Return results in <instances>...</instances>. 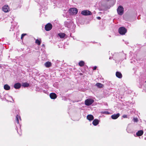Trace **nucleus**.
Here are the masks:
<instances>
[{
	"label": "nucleus",
	"instance_id": "37",
	"mask_svg": "<svg viewBox=\"0 0 146 146\" xmlns=\"http://www.w3.org/2000/svg\"><path fill=\"white\" fill-rule=\"evenodd\" d=\"M19 135H21V133H19Z\"/></svg>",
	"mask_w": 146,
	"mask_h": 146
},
{
	"label": "nucleus",
	"instance_id": "21",
	"mask_svg": "<svg viewBox=\"0 0 146 146\" xmlns=\"http://www.w3.org/2000/svg\"><path fill=\"white\" fill-rule=\"evenodd\" d=\"M19 119L21 120L20 116L18 115H17L16 117V122H17L18 124H19Z\"/></svg>",
	"mask_w": 146,
	"mask_h": 146
},
{
	"label": "nucleus",
	"instance_id": "35",
	"mask_svg": "<svg viewBox=\"0 0 146 146\" xmlns=\"http://www.w3.org/2000/svg\"><path fill=\"white\" fill-rule=\"evenodd\" d=\"M96 18H101L100 17H97Z\"/></svg>",
	"mask_w": 146,
	"mask_h": 146
},
{
	"label": "nucleus",
	"instance_id": "27",
	"mask_svg": "<svg viewBox=\"0 0 146 146\" xmlns=\"http://www.w3.org/2000/svg\"><path fill=\"white\" fill-rule=\"evenodd\" d=\"M101 113L103 114H105L107 115L110 114V112L107 111H102L101 112Z\"/></svg>",
	"mask_w": 146,
	"mask_h": 146
},
{
	"label": "nucleus",
	"instance_id": "16",
	"mask_svg": "<svg viewBox=\"0 0 146 146\" xmlns=\"http://www.w3.org/2000/svg\"><path fill=\"white\" fill-rule=\"evenodd\" d=\"M87 119L90 121H92L94 119V116L92 115H88L87 116Z\"/></svg>",
	"mask_w": 146,
	"mask_h": 146
},
{
	"label": "nucleus",
	"instance_id": "25",
	"mask_svg": "<svg viewBox=\"0 0 146 146\" xmlns=\"http://www.w3.org/2000/svg\"><path fill=\"white\" fill-rule=\"evenodd\" d=\"M85 64V62L83 61H80L78 63V64L79 66L81 67L83 66Z\"/></svg>",
	"mask_w": 146,
	"mask_h": 146
},
{
	"label": "nucleus",
	"instance_id": "15",
	"mask_svg": "<svg viewBox=\"0 0 146 146\" xmlns=\"http://www.w3.org/2000/svg\"><path fill=\"white\" fill-rule=\"evenodd\" d=\"M21 86L20 83H17L15 84L14 85V88L16 89H19L20 88Z\"/></svg>",
	"mask_w": 146,
	"mask_h": 146
},
{
	"label": "nucleus",
	"instance_id": "30",
	"mask_svg": "<svg viewBox=\"0 0 146 146\" xmlns=\"http://www.w3.org/2000/svg\"><path fill=\"white\" fill-rule=\"evenodd\" d=\"M133 120L134 122H137L138 121V119L137 118H134L133 119Z\"/></svg>",
	"mask_w": 146,
	"mask_h": 146
},
{
	"label": "nucleus",
	"instance_id": "28",
	"mask_svg": "<svg viewBox=\"0 0 146 146\" xmlns=\"http://www.w3.org/2000/svg\"><path fill=\"white\" fill-rule=\"evenodd\" d=\"M35 42L38 45H40L41 43V41L38 39H37L35 41Z\"/></svg>",
	"mask_w": 146,
	"mask_h": 146
},
{
	"label": "nucleus",
	"instance_id": "26",
	"mask_svg": "<svg viewBox=\"0 0 146 146\" xmlns=\"http://www.w3.org/2000/svg\"><path fill=\"white\" fill-rule=\"evenodd\" d=\"M23 86L24 87H28L29 86V84L27 82H25L23 84Z\"/></svg>",
	"mask_w": 146,
	"mask_h": 146
},
{
	"label": "nucleus",
	"instance_id": "12",
	"mask_svg": "<svg viewBox=\"0 0 146 146\" xmlns=\"http://www.w3.org/2000/svg\"><path fill=\"white\" fill-rule=\"evenodd\" d=\"M50 96L51 99H54L57 98L56 94L54 93H51L50 94Z\"/></svg>",
	"mask_w": 146,
	"mask_h": 146
},
{
	"label": "nucleus",
	"instance_id": "34",
	"mask_svg": "<svg viewBox=\"0 0 146 146\" xmlns=\"http://www.w3.org/2000/svg\"><path fill=\"white\" fill-rule=\"evenodd\" d=\"M9 97L10 98H11L12 100H13V99L12 98V97L11 96H9Z\"/></svg>",
	"mask_w": 146,
	"mask_h": 146
},
{
	"label": "nucleus",
	"instance_id": "39",
	"mask_svg": "<svg viewBox=\"0 0 146 146\" xmlns=\"http://www.w3.org/2000/svg\"><path fill=\"white\" fill-rule=\"evenodd\" d=\"M17 132L18 133H19L18 131H17Z\"/></svg>",
	"mask_w": 146,
	"mask_h": 146
},
{
	"label": "nucleus",
	"instance_id": "2",
	"mask_svg": "<svg viewBox=\"0 0 146 146\" xmlns=\"http://www.w3.org/2000/svg\"><path fill=\"white\" fill-rule=\"evenodd\" d=\"M113 58V59L115 61L116 63H118V62H122V61L124 60L123 58H121L120 59L119 56L118 54H115L114 55H113V56L112 57H109V59L110 60Z\"/></svg>",
	"mask_w": 146,
	"mask_h": 146
},
{
	"label": "nucleus",
	"instance_id": "1",
	"mask_svg": "<svg viewBox=\"0 0 146 146\" xmlns=\"http://www.w3.org/2000/svg\"><path fill=\"white\" fill-rule=\"evenodd\" d=\"M76 19V23L78 24H87L90 21V19Z\"/></svg>",
	"mask_w": 146,
	"mask_h": 146
},
{
	"label": "nucleus",
	"instance_id": "7",
	"mask_svg": "<svg viewBox=\"0 0 146 146\" xmlns=\"http://www.w3.org/2000/svg\"><path fill=\"white\" fill-rule=\"evenodd\" d=\"M81 14L83 15L88 16L91 15L92 14L91 12L88 10H86L82 11H81Z\"/></svg>",
	"mask_w": 146,
	"mask_h": 146
},
{
	"label": "nucleus",
	"instance_id": "40",
	"mask_svg": "<svg viewBox=\"0 0 146 146\" xmlns=\"http://www.w3.org/2000/svg\"><path fill=\"white\" fill-rule=\"evenodd\" d=\"M17 132L18 133H19L18 131H17Z\"/></svg>",
	"mask_w": 146,
	"mask_h": 146
},
{
	"label": "nucleus",
	"instance_id": "18",
	"mask_svg": "<svg viewBox=\"0 0 146 146\" xmlns=\"http://www.w3.org/2000/svg\"><path fill=\"white\" fill-rule=\"evenodd\" d=\"M143 130H141L138 131L136 133V134L137 136H141L143 134Z\"/></svg>",
	"mask_w": 146,
	"mask_h": 146
},
{
	"label": "nucleus",
	"instance_id": "10",
	"mask_svg": "<svg viewBox=\"0 0 146 146\" xmlns=\"http://www.w3.org/2000/svg\"><path fill=\"white\" fill-rule=\"evenodd\" d=\"M52 28V25L50 23H48L45 26V30L46 31H48L50 30Z\"/></svg>",
	"mask_w": 146,
	"mask_h": 146
},
{
	"label": "nucleus",
	"instance_id": "33",
	"mask_svg": "<svg viewBox=\"0 0 146 146\" xmlns=\"http://www.w3.org/2000/svg\"><path fill=\"white\" fill-rule=\"evenodd\" d=\"M97 68V67L96 66H94L93 68V70H96Z\"/></svg>",
	"mask_w": 146,
	"mask_h": 146
},
{
	"label": "nucleus",
	"instance_id": "4",
	"mask_svg": "<svg viewBox=\"0 0 146 146\" xmlns=\"http://www.w3.org/2000/svg\"><path fill=\"white\" fill-rule=\"evenodd\" d=\"M78 10L76 8H72L69 9V12L71 15H76L78 13Z\"/></svg>",
	"mask_w": 146,
	"mask_h": 146
},
{
	"label": "nucleus",
	"instance_id": "29",
	"mask_svg": "<svg viewBox=\"0 0 146 146\" xmlns=\"http://www.w3.org/2000/svg\"><path fill=\"white\" fill-rule=\"evenodd\" d=\"M27 35V34H26V33H23V34H22L21 35V39H23L24 37Z\"/></svg>",
	"mask_w": 146,
	"mask_h": 146
},
{
	"label": "nucleus",
	"instance_id": "24",
	"mask_svg": "<svg viewBox=\"0 0 146 146\" xmlns=\"http://www.w3.org/2000/svg\"><path fill=\"white\" fill-rule=\"evenodd\" d=\"M96 86L98 88H102L103 86V84L99 83H96Z\"/></svg>",
	"mask_w": 146,
	"mask_h": 146
},
{
	"label": "nucleus",
	"instance_id": "13",
	"mask_svg": "<svg viewBox=\"0 0 146 146\" xmlns=\"http://www.w3.org/2000/svg\"><path fill=\"white\" fill-rule=\"evenodd\" d=\"M119 115L120 114L119 113L117 114H114L111 116V118L113 119H116L119 117Z\"/></svg>",
	"mask_w": 146,
	"mask_h": 146
},
{
	"label": "nucleus",
	"instance_id": "36",
	"mask_svg": "<svg viewBox=\"0 0 146 146\" xmlns=\"http://www.w3.org/2000/svg\"><path fill=\"white\" fill-rule=\"evenodd\" d=\"M42 46H44V44H43L42 45Z\"/></svg>",
	"mask_w": 146,
	"mask_h": 146
},
{
	"label": "nucleus",
	"instance_id": "20",
	"mask_svg": "<svg viewBox=\"0 0 146 146\" xmlns=\"http://www.w3.org/2000/svg\"><path fill=\"white\" fill-rule=\"evenodd\" d=\"M51 65V63L50 62H47L44 64L45 66L47 68H49L50 67Z\"/></svg>",
	"mask_w": 146,
	"mask_h": 146
},
{
	"label": "nucleus",
	"instance_id": "14",
	"mask_svg": "<svg viewBox=\"0 0 146 146\" xmlns=\"http://www.w3.org/2000/svg\"><path fill=\"white\" fill-rule=\"evenodd\" d=\"M127 131L129 133H133V131L131 129V127H130L129 125H128L126 129Z\"/></svg>",
	"mask_w": 146,
	"mask_h": 146
},
{
	"label": "nucleus",
	"instance_id": "32",
	"mask_svg": "<svg viewBox=\"0 0 146 146\" xmlns=\"http://www.w3.org/2000/svg\"><path fill=\"white\" fill-rule=\"evenodd\" d=\"M122 117L123 118H127V115H123Z\"/></svg>",
	"mask_w": 146,
	"mask_h": 146
},
{
	"label": "nucleus",
	"instance_id": "17",
	"mask_svg": "<svg viewBox=\"0 0 146 146\" xmlns=\"http://www.w3.org/2000/svg\"><path fill=\"white\" fill-rule=\"evenodd\" d=\"M99 120L97 119H95L93 121L92 124L94 126L97 125L99 123Z\"/></svg>",
	"mask_w": 146,
	"mask_h": 146
},
{
	"label": "nucleus",
	"instance_id": "5",
	"mask_svg": "<svg viewBox=\"0 0 146 146\" xmlns=\"http://www.w3.org/2000/svg\"><path fill=\"white\" fill-rule=\"evenodd\" d=\"M127 29L123 27H120L118 29V32L121 35H124L127 32Z\"/></svg>",
	"mask_w": 146,
	"mask_h": 146
},
{
	"label": "nucleus",
	"instance_id": "9",
	"mask_svg": "<svg viewBox=\"0 0 146 146\" xmlns=\"http://www.w3.org/2000/svg\"><path fill=\"white\" fill-rule=\"evenodd\" d=\"M3 11L5 13L8 12L10 11L9 7L7 5H5L2 8Z\"/></svg>",
	"mask_w": 146,
	"mask_h": 146
},
{
	"label": "nucleus",
	"instance_id": "6",
	"mask_svg": "<svg viewBox=\"0 0 146 146\" xmlns=\"http://www.w3.org/2000/svg\"><path fill=\"white\" fill-rule=\"evenodd\" d=\"M117 12L118 14L120 15H122L124 13V9L121 5L119 6L117 9Z\"/></svg>",
	"mask_w": 146,
	"mask_h": 146
},
{
	"label": "nucleus",
	"instance_id": "22",
	"mask_svg": "<svg viewBox=\"0 0 146 146\" xmlns=\"http://www.w3.org/2000/svg\"><path fill=\"white\" fill-rule=\"evenodd\" d=\"M66 35L64 33H60L58 34V36L61 38H63Z\"/></svg>",
	"mask_w": 146,
	"mask_h": 146
},
{
	"label": "nucleus",
	"instance_id": "3",
	"mask_svg": "<svg viewBox=\"0 0 146 146\" xmlns=\"http://www.w3.org/2000/svg\"><path fill=\"white\" fill-rule=\"evenodd\" d=\"M65 25L68 28H73L75 26V24L72 21L70 22L66 21L64 23Z\"/></svg>",
	"mask_w": 146,
	"mask_h": 146
},
{
	"label": "nucleus",
	"instance_id": "11",
	"mask_svg": "<svg viewBox=\"0 0 146 146\" xmlns=\"http://www.w3.org/2000/svg\"><path fill=\"white\" fill-rule=\"evenodd\" d=\"M12 23V26L10 28V31H13L14 30L15 27L17 25V23L15 22V21H13V22H11Z\"/></svg>",
	"mask_w": 146,
	"mask_h": 146
},
{
	"label": "nucleus",
	"instance_id": "38",
	"mask_svg": "<svg viewBox=\"0 0 146 146\" xmlns=\"http://www.w3.org/2000/svg\"><path fill=\"white\" fill-rule=\"evenodd\" d=\"M17 132L18 133H19L18 131H17Z\"/></svg>",
	"mask_w": 146,
	"mask_h": 146
},
{
	"label": "nucleus",
	"instance_id": "8",
	"mask_svg": "<svg viewBox=\"0 0 146 146\" xmlns=\"http://www.w3.org/2000/svg\"><path fill=\"white\" fill-rule=\"evenodd\" d=\"M94 101L91 99H88L86 100L85 102V104L86 106H89L92 104Z\"/></svg>",
	"mask_w": 146,
	"mask_h": 146
},
{
	"label": "nucleus",
	"instance_id": "31",
	"mask_svg": "<svg viewBox=\"0 0 146 146\" xmlns=\"http://www.w3.org/2000/svg\"><path fill=\"white\" fill-rule=\"evenodd\" d=\"M122 55L123 57H124L125 58V59H126V58H125L126 54H124V53H123L122 54Z\"/></svg>",
	"mask_w": 146,
	"mask_h": 146
},
{
	"label": "nucleus",
	"instance_id": "23",
	"mask_svg": "<svg viewBox=\"0 0 146 146\" xmlns=\"http://www.w3.org/2000/svg\"><path fill=\"white\" fill-rule=\"evenodd\" d=\"M4 88L6 90H9L10 89V87L8 84H5L4 86Z\"/></svg>",
	"mask_w": 146,
	"mask_h": 146
},
{
	"label": "nucleus",
	"instance_id": "19",
	"mask_svg": "<svg viewBox=\"0 0 146 146\" xmlns=\"http://www.w3.org/2000/svg\"><path fill=\"white\" fill-rule=\"evenodd\" d=\"M116 76L117 77L119 78H121L122 77V75L119 72H117L116 73Z\"/></svg>",
	"mask_w": 146,
	"mask_h": 146
}]
</instances>
